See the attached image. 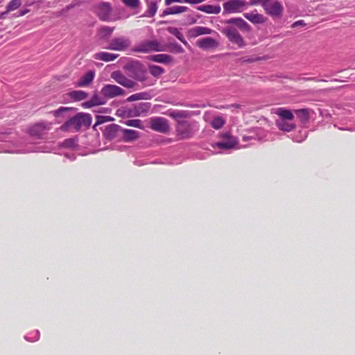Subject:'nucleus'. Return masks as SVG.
<instances>
[{
  "label": "nucleus",
  "mask_w": 355,
  "mask_h": 355,
  "mask_svg": "<svg viewBox=\"0 0 355 355\" xmlns=\"http://www.w3.org/2000/svg\"><path fill=\"white\" fill-rule=\"evenodd\" d=\"M92 117L89 114L79 113L62 125V130L66 131L78 132L82 128H88L91 125Z\"/></svg>",
  "instance_id": "1"
},
{
  "label": "nucleus",
  "mask_w": 355,
  "mask_h": 355,
  "mask_svg": "<svg viewBox=\"0 0 355 355\" xmlns=\"http://www.w3.org/2000/svg\"><path fill=\"white\" fill-rule=\"evenodd\" d=\"M94 15L103 21H116L118 17L112 16V8L110 3L101 1L94 6Z\"/></svg>",
  "instance_id": "2"
},
{
  "label": "nucleus",
  "mask_w": 355,
  "mask_h": 355,
  "mask_svg": "<svg viewBox=\"0 0 355 355\" xmlns=\"http://www.w3.org/2000/svg\"><path fill=\"white\" fill-rule=\"evenodd\" d=\"M131 45V41L126 37H114L108 42L106 49L115 51H125Z\"/></svg>",
  "instance_id": "3"
},
{
  "label": "nucleus",
  "mask_w": 355,
  "mask_h": 355,
  "mask_svg": "<svg viewBox=\"0 0 355 355\" xmlns=\"http://www.w3.org/2000/svg\"><path fill=\"white\" fill-rule=\"evenodd\" d=\"M248 6V3L244 0H228L223 4V9L224 12L227 14L240 13Z\"/></svg>",
  "instance_id": "4"
},
{
  "label": "nucleus",
  "mask_w": 355,
  "mask_h": 355,
  "mask_svg": "<svg viewBox=\"0 0 355 355\" xmlns=\"http://www.w3.org/2000/svg\"><path fill=\"white\" fill-rule=\"evenodd\" d=\"M221 33L227 37L228 41L232 44L236 45L237 47L241 49L244 47L245 42L242 36L238 33L237 29L234 27H227L221 30Z\"/></svg>",
  "instance_id": "5"
},
{
  "label": "nucleus",
  "mask_w": 355,
  "mask_h": 355,
  "mask_svg": "<svg viewBox=\"0 0 355 355\" xmlns=\"http://www.w3.org/2000/svg\"><path fill=\"white\" fill-rule=\"evenodd\" d=\"M177 136L181 139H189L193 137V126L187 121H178L176 125Z\"/></svg>",
  "instance_id": "6"
},
{
  "label": "nucleus",
  "mask_w": 355,
  "mask_h": 355,
  "mask_svg": "<svg viewBox=\"0 0 355 355\" xmlns=\"http://www.w3.org/2000/svg\"><path fill=\"white\" fill-rule=\"evenodd\" d=\"M265 13L273 19H281L283 15V5L279 1H272V3L261 6Z\"/></svg>",
  "instance_id": "7"
},
{
  "label": "nucleus",
  "mask_w": 355,
  "mask_h": 355,
  "mask_svg": "<svg viewBox=\"0 0 355 355\" xmlns=\"http://www.w3.org/2000/svg\"><path fill=\"white\" fill-rule=\"evenodd\" d=\"M101 95L107 98L124 96L125 90L118 85L106 84L101 89Z\"/></svg>",
  "instance_id": "8"
},
{
  "label": "nucleus",
  "mask_w": 355,
  "mask_h": 355,
  "mask_svg": "<svg viewBox=\"0 0 355 355\" xmlns=\"http://www.w3.org/2000/svg\"><path fill=\"white\" fill-rule=\"evenodd\" d=\"M150 128L153 131L162 134H166L170 131L168 121L164 117L150 118Z\"/></svg>",
  "instance_id": "9"
},
{
  "label": "nucleus",
  "mask_w": 355,
  "mask_h": 355,
  "mask_svg": "<svg viewBox=\"0 0 355 355\" xmlns=\"http://www.w3.org/2000/svg\"><path fill=\"white\" fill-rule=\"evenodd\" d=\"M111 78L115 83L126 89H134L137 86L135 81L124 76V74L121 73V71H113L111 73Z\"/></svg>",
  "instance_id": "10"
},
{
  "label": "nucleus",
  "mask_w": 355,
  "mask_h": 355,
  "mask_svg": "<svg viewBox=\"0 0 355 355\" xmlns=\"http://www.w3.org/2000/svg\"><path fill=\"white\" fill-rule=\"evenodd\" d=\"M136 51L140 53H149L150 51H162L163 46L156 40L144 41L137 46Z\"/></svg>",
  "instance_id": "11"
},
{
  "label": "nucleus",
  "mask_w": 355,
  "mask_h": 355,
  "mask_svg": "<svg viewBox=\"0 0 355 355\" xmlns=\"http://www.w3.org/2000/svg\"><path fill=\"white\" fill-rule=\"evenodd\" d=\"M127 69L130 71L131 77L133 79L141 83L146 80V73H144L142 66L139 62H133L128 65Z\"/></svg>",
  "instance_id": "12"
},
{
  "label": "nucleus",
  "mask_w": 355,
  "mask_h": 355,
  "mask_svg": "<svg viewBox=\"0 0 355 355\" xmlns=\"http://www.w3.org/2000/svg\"><path fill=\"white\" fill-rule=\"evenodd\" d=\"M110 98H107L102 96L99 95L97 93H94V96H92V99L88 101H86L82 103V107L83 108H90L95 106L103 105L105 104L107 100H110Z\"/></svg>",
  "instance_id": "13"
},
{
  "label": "nucleus",
  "mask_w": 355,
  "mask_h": 355,
  "mask_svg": "<svg viewBox=\"0 0 355 355\" xmlns=\"http://www.w3.org/2000/svg\"><path fill=\"white\" fill-rule=\"evenodd\" d=\"M214 31L206 26H195L187 31V37L196 38L201 35H211Z\"/></svg>",
  "instance_id": "14"
},
{
  "label": "nucleus",
  "mask_w": 355,
  "mask_h": 355,
  "mask_svg": "<svg viewBox=\"0 0 355 355\" xmlns=\"http://www.w3.org/2000/svg\"><path fill=\"white\" fill-rule=\"evenodd\" d=\"M196 46L204 51L212 49L218 46V42L211 37H207L198 40L196 41Z\"/></svg>",
  "instance_id": "15"
},
{
  "label": "nucleus",
  "mask_w": 355,
  "mask_h": 355,
  "mask_svg": "<svg viewBox=\"0 0 355 355\" xmlns=\"http://www.w3.org/2000/svg\"><path fill=\"white\" fill-rule=\"evenodd\" d=\"M94 79V71H87L85 76H82L76 82V87H86L91 84Z\"/></svg>",
  "instance_id": "16"
},
{
  "label": "nucleus",
  "mask_w": 355,
  "mask_h": 355,
  "mask_svg": "<svg viewBox=\"0 0 355 355\" xmlns=\"http://www.w3.org/2000/svg\"><path fill=\"white\" fill-rule=\"evenodd\" d=\"M196 10L208 15H218L221 8L218 5H200L196 8Z\"/></svg>",
  "instance_id": "17"
},
{
  "label": "nucleus",
  "mask_w": 355,
  "mask_h": 355,
  "mask_svg": "<svg viewBox=\"0 0 355 355\" xmlns=\"http://www.w3.org/2000/svg\"><path fill=\"white\" fill-rule=\"evenodd\" d=\"M226 24L236 26L237 28L243 31L249 32L251 30L250 25L242 18H232L226 21Z\"/></svg>",
  "instance_id": "18"
},
{
  "label": "nucleus",
  "mask_w": 355,
  "mask_h": 355,
  "mask_svg": "<svg viewBox=\"0 0 355 355\" xmlns=\"http://www.w3.org/2000/svg\"><path fill=\"white\" fill-rule=\"evenodd\" d=\"M117 57L118 54H114L109 52H97L94 55V59L104 62L114 61L117 58Z\"/></svg>",
  "instance_id": "19"
},
{
  "label": "nucleus",
  "mask_w": 355,
  "mask_h": 355,
  "mask_svg": "<svg viewBox=\"0 0 355 355\" xmlns=\"http://www.w3.org/2000/svg\"><path fill=\"white\" fill-rule=\"evenodd\" d=\"M187 11H188V8L184 6H173L163 10L161 16L165 17L166 15H178L184 13Z\"/></svg>",
  "instance_id": "20"
},
{
  "label": "nucleus",
  "mask_w": 355,
  "mask_h": 355,
  "mask_svg": "<svg viewBox=\"0 0 355 355\" xmlns=\"http://www.w3.org/2000/svg\"><path fill=\"white\" fill-rule=\"evenodd\" d=\"M121 130H124L121 128L119 125H115V124H111L105 129L104 135L106 137V138L109 139L110 140L114 139V137H116V135H117V132L121 131Z\"/></svg>",
  "instance_id": "21"
},
{
  "label": "nucleus",
  "mask_w": 355,
  "mask_h": 355,
  "mask_svg": "<svg viewBox=\"0 0 355 355\" xmlns=\"http://www.w3.org/2000/svg\"><path fill=\"white\" fill-rule=\"evenodd\" d=\"M139 138V132L130 129H122V139L124 142H132Z\"/></svg>",
  "instance_id": "22"
},
{
  "label": "nucleus",
  "mask_w": 355,
  "mask_h": 355,
  "mask_svg": "<svg viewBox=\"0 0 355 355\" xmlns=\"http://www.w3.org/2000/svg\"><path fill=\"white\" fill-rule=\"evenodd\" d=\"M243 17L254 24H261L266 21V18L260 14L244 13Z\"/></svg>",
  "instance_id": "23"
},
{
  "label": "nucleus",
  "mask_w": 355,
  "mask_h": 355,
  "mask_svg": "<svg viewBox=\"0 0 355 355\" xmlns=\"http://www.w3.org/2000/svg\"><path fill=\"white\" fill-rule=\"evenodd\" d=\"M114 28L107 26H102L98 28L97 35L101 40L108 39L112 35Z\"/></svg>",
  "instance_id": "24"
},
{
  "label": "nucleus",
  "mask_w": 355,
  "mask_h": 355,
  "mask_svg": "<svg viewBox=\"0 0 355 355\" xmlns=\"http://www.w3.org/2000/svg\"><path fill=\"white\" fill-rule=\"evenodd\" d=\"M275 114L280 116L282 119L289 120L292 121L293 120V114L292 112L290 111V110H286V108L284 107H279L277 108V110H275Z\"/></svg>",
  "instance_id": "25"
},
{
  "label": "nucleus",
  "mask_w": 355,
  "mask_h": 355,
  "mask_svg": "<svg viewBox=\"0 0 355 355\" xmlns=\"http://www.w3.org/2000/svg\"><path fill=\"white\" fill-rule=\"evenodd\" d=\"M169 116L176 120L178 122V121H183L182 119H184L189 118L190 114L188 111H171L169 112Z\"/></svg>",
  "instance_id": "26"
},
{
  "label": "nucleus",
  "mask_w": 355,
  "mask_h": 355,
  "mask_svg": "<svg viewBox=\"0 0 355 355\" xmlns=\"http://www.w3.org/2000/svg\"><path fill=\"white\" fill-rule=\"evenodd\" d=\"M150 110V103L145 102L141 103L139 105H137L136 107H135V111H136L137 116H141Z\"/></svg>",
  "instance_id": "27"
},
{
  "label": "nucleus",
  "mask_w": 355,
  "mask_h": 355,
  "mask_svg": "<svg viewBox=\"0 0 355 355\" xmlns=\"http://www.w3.org/2000/svg\"><path fill=\"white\" fill-rule=\"evenodd\" d=\"M69 96L76 101H80L87 98V93L83 90H73L69 93Z\"/></svg>",
  "instance_id": "28"
},
{
  "label": "nucleus",
  "mask_w": 355,
  "mask_h": 355,
  "mask_svg": "<svg viewBox=\"0 0 355 355\" xmlns=\"http://www.w3.org/2000/svg\"><path fill=\"white\" fill-rule=\"evenodd\" d=\"M277 125L279 130L286 132H290L295 128V125L284 121H277Z\"/></svg>",
  "instance_id": "29"
},
{
  "label": "nucleus",
  "mask_w": 355,
  "mask_h": 355,
  "mask_svg": "<svg viewBox=\"0 0 355 355\" xmlns=\"http://www.w3.org/2000/svg\"><path fill=\"white\" fill-rule=\"evenodd\" d=\"M150 60L159 63H168L171 61V56L166 54H157L150 56Z\"/></svg>",
  "instance_id": "30"
},
{
  "label": "nucleus",
  "mask_w": 355,
  "mask_h": 355,
  "mask_svg": "<svg viewBox=\"0 0 355 355\" xmlns=\"http://www.w3.org/2000/svg\"><path fill=\"white\" fill-rule=\"evenodd\" d=\"M295 113L297 114V117L300 119L302 123L307 122L309 120V112L306 108L295 110Z\"/></svg>",
  "instance_id": "31"
},
{
  "label": "nucleus",
  "mask_w": 355,
  "mask_h": 355,
  "mask_svg": "<svg viewBox=\"0 0 355 355\" xmlns=\"http://www.w3.org/2000/svg\"><path fill=\"white\" fill-rule=\"evenodd\" d=\"M21 6V0H11L7 6V10L2 12V15L8 14L9 12L17 10Z\"/></svg>",
  "instance_id": "32"
},
{
  "label": "nucleus",
  "mask_w": 355,
  "mask_h": 355,
  "mask_svg": "<svg viewBox=\"0 0 355 355\" xmlns=\"http://www.w3.org/2000/svg\"><path fill=\"white\" fill-rule=\"evenodd\" d=\"M169 33L175 35V37H176L177 39H178L179 41H180V42L184 44V45L188 46V43L186 42L182 34L180 32H179V30L177 28H169Z\"/></svg>",
  "instance_id": "33"
},
{
  "label": "nucleus",
  "mask_w": 355,
  "mask_h": 355,
  "mask_svg": "<svg viewBox=\"0 0 355 355\" xmlns=\"http://www.w3.org/2000/svg\"><path fill=\"white\" fill-rule=\"evenodd\" d=\"M210 125H211L212 128L215 130H218L225 125V120L220 116H216L214 118V119H212L211 123H210Z\"/></svg>",
  "instance_id": "34"
},
{
  "label": "nucleus",
  "mask_w": 355,
  "mask_h": 355,
  "mask_svg": "<svg viewBox=\"0 0 355 355\" xmlns=\"http://www.w3.org/2000/svg\"><path fill=\"white\" fill-rule=\"evenodd\" d=\"M277 0H250L247 1L248 6H265L271 3V2H277Z\"/></svg>",
  "instance_id": "35"
},
{
  "label": "nucleus",
  "mask_w": 355,
  "mask_h": 355,
  "mask_svg": "<svg viewBox=\"0 0 355 355\" xmlns=\"http://www.w3.org/2000/svg\"><path fill=\"white\" fill-rule=\"evenodd\" d=\"M165 72V70L161 67L157 65H150V75L155 77H159Z\"/></svg>",
  "instance_id": "36"
},
{
  "label": "nucleus",
  "mask_w": 355,
  "mask_h": 355,
  "mask_svg": "<svg viewBox=\"0 0 355 355\" xmlns=\"http://www.w3.org/2000/svg\"><path fill=\"white\" fill-rule=\"evenodd\" d=\"M112 118L110 117V116L98 115L97 116H96V123H94V127H92V128H94V130L96 126H98V125H101L105 122L112 121Z\"/></svg>",
  "instance_id": "37"
},
{
  "label": "nucleus",
  "mask_w": 355,
  "mask_h": 355,
  "mask_svg": "<svg viewBox=\"0 0 355 355\" xmlns=\"http://www.w3.org/2000/svg\"><path fill=\"white\" fill-rule=\"evenodd\" d=\"M124 124H125L127 126L142 129V121H141L140 119L128 120L127 121L124 122Z\"/></svg>",
  "instance_id": "38"
},
{
  "label": "nucleus",
  "mask_w": 355,
  "mask_h": 355,
  "mask_svg": "<svg viewBox=\"0 0 355 355\" xmlns=\"http://www.w3.org/2000/svg\"><path fill=\"white\" fill-rule=\"evenodd\" d=\"M121 1H122L125 6L131 9H136L139 5H140L139 0H121Z\"/></svg>",
  "instance_id": "39"
},
{
  "label": "nucleus",
  "mask_w": 355,
  "mask_h": 355,
  "mask_svg": "<svg viewBox=\"0 0 355 355\" xmlns=\"http://www.w3.org/2000/svg\"><path fill=\"white\" fill-rule=\"evenodd\" d=\"M156 12H157V4L152 1L150 3V5H148V8H147V16L151 17L156 14Z\"/></svg>",
  "instance_id": "40"
},
{
  "label": "nucleus",
  "mask_w": 355,
  "mask_h": 355,
  "mask_svg": "<svg viewBox=\"0 0 355 355\" xmlns=\"http://www.w3.org/2000/svg\"><path fill=\"white\" fill-rule=\"evenodd\" d=\"M234 146H235V143L234 141H221L217 143L218 148L220 149L227 150L233 148Z\"/></svg>",
  "instance_id": "41"
},
{
  "label": "nucleus",
  "mask_w": 355,
  "mask_h": 355,
  "mask_svg": "<svg viewBox=\"0 0 355 355\" xmlns=\"http://www.w3.org/2000/svg\"><path fill=\"white\" fill-rule=\"evenodd\" d=\"M170 48H171V49H170V51H171L173 53H182L184 51V50H183L182 47L177 43L172 44L171 47H170Z\"/></svg>",
  "instance_id": "42"
},
{
  "label": "nucleus",
  "mask_w": 355,
  "mask_h": 355,
  "mask_svg": "<svg viewBox=\"0 0 355 355\" xmlns=\"http://www.w3.org/2000/svg\"><path fill=\"white\" fill-rule=\"evenodd\" d=\"M144 94L143 93H138V94H135L134 95H132L129 97H128V102H132V101H138V100H141L144 98Z\"/></svg>",
  "instance_id": "43"
},
{
  "label": "nucleus",
  "mask_w": 355,
  "mask_h": 355,
  "mask_svg": "<svg viewBox=\"0 0 355 355\" xmlns=\"http://www.w3.org/2000/svg\"><path fill=\"white\" fill-rule=\"evenodd\" d=\"M69 110V107H59L58 110L52 112V114H53V116L55 117H58L60 114H62L63 112H65Z\"/></svg>",
  "instance_id": "44"
},
{
  "label": "nucleus",
  "mask_w": 355,
  "mask_h": 355,
  "mask_svg": "<svg viewBox=\"0 0 355 355\" xmlns=\"http://www.w3.org/2000/svg\"><path fill=\"white\" fill-rule=\"evenodd\" d=\"M306 26V23L303 20H298L295 22H293V24H291V28H296L297 27H304Z\"/></svg>",
  "instance_id": "45"
},
{
  "label": "nucleus",
  "mask_w": 355,
  "mask_h": 355,
  "mask_svg": "<svg viewBox=\"0 0 355 355\" xmlns=\"http://www.w3.org/2000/svg\"><path fill=\"white\" fill-rule=\"evenodd\" d=\"M218 109H228V108H234L239 109V105L235 103L230 105H220V107H217Z\"/></svg>",
  "instance_id": "46"
},
{
  "label": "nucleus",
  "mask_w": 355,
  "mask_h": 355,
  "mask_svg": "<svg viewBox=\"0 0 355 355\" xmlns=\"http://www.w3.org/2000/svg\"><path fill=\"white\" fill-rule=\"evenodd\" d=\"M174 2L182 3V1H180V0H166V1H164V3H166V6H169Z\"/></svg>",
  "instance_id": "47"
},
{
  "label": "nucleus",
  "mask_w": 355,
  "mask_h": 355,
  "mask_svg": "<svg viewBox=\"0 0 355 355\" xmlns=\"http://www.w3.org/2000/svg\"><path fill=\"white\" fill-rule=\"evenodd\" d=\"M28 13V10H23L19 11V14H18V16H23Z\"/></svg>",
  "instance_id": "48"
},
{
  "label": "nucleus",
  "mask_w": 355,
  "mask_h": 355,
  "mask_svg": "<svg viewBox=\"0 0 355 355\" xmlns=\"http://www.w3.org/2000/svg\"><path fill=\"white\" fill-rule=\"evenodd\" d=\"M70 8H71V6H66L65 10H62V13H63V12H64V11H68V10L70 9Z\"/></svg>",
  "instance_id": "49"
},
{
  "label": "nucleus",
  "mask_w": 355,
  "mask_h": 355,
  "mask_svg": "<svg viewBox=\"0 0 355 355\" xmlns=\"http://www.w3.org/2000/svg\"><path fill=\"white\" fill-rule=\"evenodd\" d=\"M35 128H42V126H41L40 125H36V127H35Z\"/></svg>",
  "instance_id": "50"
},
{
  "label": "nucleus",
  "mask_w": 355,
  "mask_h": 355,
  "mask_svg": "<svg viewBox=\"0 0 355 355\" xmlns=\"http://www.w3.org/2000/svg\"><path fill=\"white\" fill-rule=\"evenodd\" d=\"M307 80H315V78H309Z\"/></svg>",
  "instance_id": "51"
},
{
  "label": "nucleus",
  "mask_w": 355,
  "mask_h": 355,
  "mask_svg": "<svg viewBox=\"0 0 355 355\" xmlns=\"http://www.w3.org/2000/svg\"><path fill=\"white\" fill-rule=\"evenodd\" d=\"M214 1H221L222 0H214Z\"/></svg>",
  "instance_id": "52"
},
{
  "label": "nucleus",
  "mask_w": 355,
  "mask_h": 355,
  "mask_svg": "<svg viewBox=\"0 0 355 355\" xmlns=\"http://www.w3.org/2000/svg\"><path fill=\"white\" fill-rule=\"evenodd\" d=\"M2 16H3V15H0V18H1V17H2Z\"/></svg>",
  "instance_id": "53"
}]
</instances>
